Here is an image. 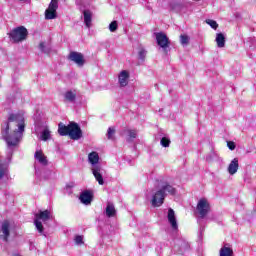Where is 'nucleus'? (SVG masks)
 I'll return each mask as SVG.
<instances>
[{
    "mask_svg": "<svg viewBox=\"0 0 256 256\" xmlns=\"http://www.w3.org/2000/svg\"><path fill=\"white\" fill-rule=\"evenodd\" d=\"M168 221L172 227V229H177V218H175V211L173 210V208H170L168 210Z\"/></svg>",
    "mask_w": 256,
    "mask_h": 256,
    "instance_id": "obj_16",
    "label": "nucleus"
},
{
    "mask_svg": "<svg viewBox=\"0 0 256 256\" xmlns=\"http://www.w3.org/2000/svg\"><path fill=\"white\" fill-rule=\"evenodd\" d=\"M180 41L182 45H189V36L187 35H181Z\"/></svg>",
    "mask_w": 256,
    "mask_h": 256,
    "instance_id": "obj_33",
    "label": "nucleus"
},
{
    "mask_svg": "<svg viewBox=\"0 0 256 256\" xmlns=\"http://www.w3.org/2000/svg\"><path fill=\"white\" fill-rule=\"evenodd\" d=\"M39 49H40L41 51H45V42H41V43L39 44Z\"/></svg>",
    "mask_w": 256,
    "mask_h": 256,
    "instance_id": "obj_36",
    "label": "nucleus"
},
{
    "mask_svg": "<svg viewBox=\"0 0 256 256\" xmlns=\"http://www.w3.org/2000/svg\"><path fill=\"white\" fill-rule=\"evenodd\" d=\"M115 215H117V210L115 209V205L108 202L106 206V216L111 218V217H115Z\"/></svg>",
    "mask_w": 256,
    "mask_h": 256,
    "instance_id": "obj_20",
    "label": "nucleus"
},
{
    "mask_svg": "<svg viewBox=\"0 0 256 256\" xmlns=\"http://www.w3.org/2000/svg\"><path fill=\"white\" fill-rule=\"evenodd\" d=\"M76 245H83V236L81 235H77L75 236V239H74Z\"/></svg>",
    "mask_w": 256,
    "mask_h": 256,
    "instance_id": "obj_34",
    "label": "nucleus"
},
{
    "mask_svg": "<svg viewBox=\"0 0 256 256\" xmlns=\"http://www.w3.org/2000/svg\"><path fill=\"white\" fill-rule=\"evenodd\" d=\"M128 139L127 141H131L132 139H137V131L136 130H128Z\"/></svg>",
    "mask_w": 256,
    "mask_h": 256,
    "instance_id": "obj_30",
    "label": "nucleus"
},
{
    "mask_svg": "<svg viewBox=\"0 0 256 256\" xmlns=\"http://www.w3.org/2000/svg\"><path fill=\"white\" fill-rule=\"evenodd\" d=\"M165 197L167 194L163 190L156 191L151 200L152 207H161L165 203Z\"/></svg>",
    "mask_w": 256,
    "mask_h": 256,
    "instance_id": "obj_7",
    "label": "nucleus"
},
{
    "mask_svg": "<svg viewBox=\"0 0 256 256\" xmlns=\"http://www.w3.org/2000/svg\"><path fill=\"white\" fill-rule=\"evenodd\" d=\"M118 81L120 87H127V85H129V72L127 70L121 71L118 76Z\"/></svg>",
    "mask_w": 256,
    "mask_h": 256,
    "instance_id": "obj_11",
    "label": "nucleus"
},
{
    "mask_svg": "<svg viewBox=\"0 0 256 256\" xmlns=\"http://www.w3.org/2000/svg\"><path fill=\"white\" fill-rule=\"evenodd\" d=\"M155 37L158 47H161V49H163L164 53L167 55V49H169V46L171 45L169 37H167V34L163 32H156Z\"/></svg>",
    "mask_w": 256,
    "mask_h": 256,
    "instance_id": "obj_4",
    "label": "nucleus"
},
{
    "mask_svg": "<svg viewBox=\"0 0 256 256\" xmlns=\"http://www.w3.org/2000/svg\"><path fill=\"white\" fill-rule=\"evenodd\" d=\"M160 190L163 191V193H165L166 191L167 193H169V195H176L177 193V189H175V187H173L169 183H165V185H163Z\"/></svg>",
    "mask_w": 256,
    "mask_h": 256,
    "instance_id": "obj_19",
    "label": "nucleus"
},
{
    "mask_svg": "<svg viewBox=\"0 0 256 256\" xmlns=\"http://www.w3.org/2000/svg\"><path fill=\"white\" fill-rule=\"evenodd\" d=\"M57 9H59V0H51L48 9L45 10V19H57Z\"/></svg>",
    "mask_w": 256,
    "mask_h": 256,
    "instance_id": "obj_6",
    "label": "nucleus"
},
{
    "mask_svg": "<svg viewBox=\"0 0 256 256\" xmlns=\"http://www.w3.org/2000/svg\"><path fill=\"white\" fill-rule=\"evenodd\" d=\"M206 23H207V25H210V27H211L212 29H214L215 31H216V29L219 28V24H218L217 21H215V20L207 19V20H206Z\"/></svg>",
    "mask_w": 256,
    "mask_h": 256,
    "instance_id": "obj_28",
    "label": "nucleus"
},
{
    "mask_svg": "<svg viewBox=\"0 0 256 256\" xmlns=\"http://www.w3.org/2000/svg\"><path fill=\"white\" fill-rule=\"evenodd\" d=\"M69 61H73V63H76L78 67H83L85 65V56L81 52H75L71 51L68 55Z\"/></svg>",
    "mask_w": 256,
    "mask_h": 256,
    "instance_id": "obj_8",
    "label": "nucleus"
},
{
    "mask_svg": "<svg viewBox=\"0 0 256 256\" xmlns=\"http://www.w3.org/2000/svg\"><path fill=\"white\" fill-rule=\"evenodd\" d=\"M117 132V130L115 129V127H109L107 130V138L110 141H115V133Z\"/></svg>",
    "mask_w": 256,
    "mask_h": 256,
    "instance_id": "obj_25",
    "label": "nucleus"
},
{
    "mask_svg": "<svg viewBox=\"0 0 256 256\" xmlns=\"http://www.w3.org/2000/svg\"><path fill=\"white\" fill-rule=\"evenodd\" d=\"M25 115L22 113H11L6 122L5 129H2V137L6 141L8 147H17L23 139L25 133Z\"/></svg>",
    "mask_w": 256,
    "mask_h": 256,
    "instance_id": "obj_1",
    "label": "nucleus"
},
{
    "mask_svg": "<svg viewBox=\"0 0 256 256\" xmlns=\"http://www.w3.org/2000/svg\"><path fill=\"white\" fill-rule=\"evenodd\" d=\"M35 219L37 221H43L44 223H47V221H51V211L40 210L38 213L35 214Z\"/></svg>",
    "mask_w": 256,
    "mask_h": 256,
    "instance_id": "obj_10",
    "label": "nucleus"
},
{
    "mask_svg": "<svg viewBox=\"0 0 256 256\" xmlns=\"http://www.w3.org/2000/svg\"><path fill=\"white\" fill-rule=\"evenodd\" d=\"M216 43L219 48L225 47V35L223 33L216 34Z\"/></svg>",
    "mask_w": 256,
    "mask_h": 256,
    "instance_id": "obj_23",
    "label": "nucleus"
},
{
    "mask_svg": "<svg viewBox=\"0 0 256 256\" xmlns=\"http://www.w3.org/2000/svg\"><path fill=\"white\" fill-rule=\"evenodd\" d=\"M118 27L119 25L117 24V21H112L109 25V30L111 31V33H115Z\"/></svg>",
    "mask_w": 256,
    "mask_h": 256,
    "instance_id": "obj_31",
    "label": "nucleus"
},
{
    "mask_svg": "<svg viewBox=\"0 0 256 256\" xmlns=\"http://www.w3.org/2000/svg\"><path fill=\"white\" fill-rule=\"evenodd\" d=\"M51 138V131H49L47 128L43 130L41 139L42 141H48V139Z\"/></svg>",
    "mask_w": 256,
    "mask_h": 256,
    "instance_id": "obj_27",
    "label": "nucleus"
},
{
    "mask_svg": "<svg viewBox=\"0 0 256 256\" xmlns=\"http://www.w3.org/2000/svg\"><path fill=\"white\" fill-rule=\"evenodd\" d=\"M34 225H35L38 233L43 234V231H45V228L43 227V222L34 218Z\"/></svg>",
    "mask_w": 256,
    "mask_h": 256,
    "instance_id": "obj_26",
    "label": "nucleus"
},
{
    "mask_svg": "<svg viewBox=\"0 0 256 256\" xmlns=\"http://www.w3.org/2000/svg\"><path fill=\"white\" fill-rule=\"evenodd\" d=\"M160 145H162V147H169L171 145V140L167 137H162Z\"/></svg>",
    "mask_w": 256,
    "mask_h": 256,
    "instance_id": "obj_29",
    "label": "nucleus"
},
{
    "mask_svg": "<svg viewBox=\"0 0 256 256\" xmlns=\"http://www.w3.org/2000/svg\"><path fill=\"white\" fill-rule=\"evenodd\" d=\"M147 56V51L145 49H140L138 52V57L141 59V61H145V57Z\"/></svg>",
    "mask_w": 256,
    "mask_h": 256,
    "instance_id": "obj_32",
    "label": "nucleus"
},
{
    "mask_svg": "<svg viewBox=\"0 0 256 256\" xmlns=\"http://www.w3.org/2000/svg\"><path fill=\"white\" fill-rule=\"evenodd\" d=\"M35 159L41 163V165H48L49 161L47 160V156L43 154L42 150H37L34 155Z\"/></svg>",
    "mask_w": 256,
    "mask_h": 256,
    "instance_id": "obj_17",
    "label": "nucleus"
},
{
    "mask_svg": "<svg viewBox=\"0 0 256 256\" xmlns=\"http://www.w3.org/2000/svg\"><path fill=\"white\" fill-rule=\"evenodd\" d=\"M8 35L12 42L21 43L22 41H25V39H27L29 31H27V28H25L24 26H19L12 29Z\"/></svg>",
    "mask_w": 256,
    "mask_h": 256,
    "instance_id": "obj_3",
    "label": "nucleus"
},
{
    "mask_svg": "<svg viewBox=\"0 0 256 256\" xmlns=\"http://www.w3.org/2000/svg\"><path fill=\"white\" fill-rule=\"evenodd\" d=\"M227 147H228V149H230V151H235V147H236L235 142L228 141L227 142Z\"/></svg>",
    "mask_w": 256,
    "mask_h": 256,
    "instance_id": "obj_35",
    "label": "nucleus"
},
{
    "mask_svg": "<svg viewBox=\"0 0 256 256\" xmlns=\"http://www.w3.org/2000/svg\"><path fill=\"white\" fill-rule=\"evenodd\" d=\"M88 161L91 163V165H97V163H99V153L96 151L91 152L88 155Z\"/></svg>",
    "mask_w": 256,
    "mask_h": 256,
    "instance_id": "obj_21",
    "label": "nucleus"
},
{
    "mask_svg": "<svg viewBox=\"0 0 256 256\" xmlns=\"http://www.w3.org/2000/svg\"><path fill=\"white\" fill-rule=\"evenodd\" d=\"M9 227H11V223L9 222V220H4L2 225H1V232L3 235H1V239H3V241H9V235H11V232L9 230Z\"/></svg>",
    "mask_w": 256,
    "mask_h": 256,
    "instance_id": "obj_9",
    "label": "nucleus"
},
{
    "mask_svg": "<svg viewBox=\"0 0 256 256\" xmlns=\"http://www.w3.org/2000/svg\"><path fill=\"white\" fill-rule=\"evenodd\" d=\"M92 173L99 185L105 184V181L103 180V175H101V166H95L94 168H92Z\"/></svg>",
    "mask_w": 256,
    "mask_h": 256,
    "instance_id": "obj_14",
    "label": "nucleus"
},
{
    "mask_svg": "<svg viewBox=\"0 0 256 256\" xmlns=\"http://www.w3.org/2000/svg\"><path fill=\"white\" fill-rule=\"evenodd\" d=\"M58 133L61 137H70L73 141H79L83 137V130L76 122H70L67 126L63 123L58 124Z\"/></svg>",
    "mask_w": 256,
    "mask_h": 256,
    "instance_id": "obj_2",
    "label": "nucleus"
},
{
    "mask_svg": "<svg viewBox=\"0 0 256 256\" xmlns=\"http://www.w3.org/2000/svg\"><path fill=\"white\" fill-rule=\"evenodd\" d=\"M9 175V168L0 160V181Z\"/></svg>",
    "mask_w": 256,
    "mask_h": 256,
    "instance_id": "obj_22",
    "label": "nucleus"
},
{
    "mask_svg": "<svg viewBox=\"0 0 256 256\" xmlns=\"http://www.w3.org/2000/svg\"><path fill=\"white\" fill-rule=\"evenodd\" d=\"M80 201L84 205H91V201H93V193L89 190L82 192L80 195Z\"/></svg>",
    "mask_w": 256,
    "mask_h": 256,
    "instance_id": "obj_13",
    "label": "nucleus"
},
{
    "mask_svg": "<svg viewBox=\"0 0 256 256\" xmlns=\"http://www.w3.org/2000/svg\"><path fill=\"white\" fill-rule=\"evenodd\" d=\"M197 210L201 219H205V217H207V215H209V212L211 211V204H209V201H207V199L201 198L198 201Z\"/></svg>",
    "mask_w": 256,
    "mask_h": 256,
    "instance_id": "obj_5",
    "label": "nucleus"
},
{
    "mask_svg": "<svg viewBox=\"0 0 256 256\" xmlns=\"http://www.w3.org/2000/svg\"><path fill=\"white\" fill-rule=\"evenodd\" d=\"M83 15L86 27H91V21H93V13H91L90 10H84Z\"/></svg>",
    "mask_w": 256,
    "mask_h": 256,
    "instance_id": "obj_18",
    "label": "nucleus"
},
{
    "mask_svg": "<svg viewBox=\"0 0 256 256\" xmlns=\"http://www.w3.org/2000/svg\"><path fill=\"white\" fill-rule=\"evenodd\" d=\"M237 171H239V159L234 158L228 166V173L230 175H235Z\"/></svg>",
    "mask_w": 256,
    "mask_h": 256,
    "instance_id": "obj_15",
    "label": "nucleus"
},
{
    "mask_svg": "<svg viewBox=\"0 0 256 256\" xmlns=\"http://www.w3.org/2000/svg\"><path fill=\"white\" fill-rule=\"evenodd\" d=\"M14 256H20L19 254H14Z\"/></svg>",
    "mask_w": 256,
    "mask_h": 256,
    "instance_id": "obj_38",
    "label": "nucleus"
},
{
    "mask_svg": "<svg viewBox=\"0 0 256 256\" xmlns=\"http://www.w3.org/2000/svg\"><path fill=\"white\" fill-rule=\"evenodd\" d=\"M20 1L21 3H27L28 1H31V0H18Z\"/></svg>",
    "mask_w": 256,
    "mask_h": 256,
    "instance_id": "obj_37",
    "label": "nucleus"
},
{
    "mask_svg": "<svg viewBox=\"0 0 256 256\" xmlns=\"http://www.w3.org/2000/svg\"><path fill=\"white\" fill-rule=\"evenodd\" d=\"M220 256H233V249L226 246L222 247L220 249Z\"/></svg>",
    "mask_w": 256,
    "mask_h": 256,
    "instance_id": "obj_24",
    "label": "nucleus"
},
{
    "mask_svg": "<svg viewBox=\"0 0 256 256\" xmlns=\"http://www.w3.org/2000/svg\"><path fill=\"white\" fill-rule=\"evenodd\" d=\"M64 101L66 103H75L77 101V90H68L64 93Z\"/></svg>",
    "mask_w": 256,
    "mask_h": 256,
    "instance_id": "obj_12",
    "label": "nucleus"
}]
</instances>
